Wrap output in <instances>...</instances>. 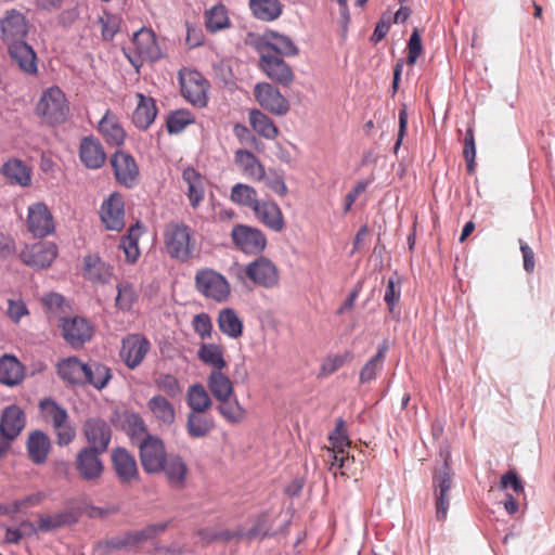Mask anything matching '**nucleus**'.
<instances>
[{"label":"nucleus","mask_w":555,"mask_h":555,"mask_svg":"<svg viewBox=\"0 0 555 555\" xmlns=\"http://www.w3.org/2000/svg\"><path fill=\"white\" fill-rule=\"evenodd\" d=\"M164 244L169 257L180 262H188L196 253L194 231L182 222H170L166 225Z\"/></svg>","instance_id":"obj_1"},{"label":"nucleus","mask_w":555,"mask_h":555,"mask_svg":"<svg viewBox=\"0 0 555 555\" xmlns=\"http://www.w3.org/2000/svg\"><path fill=\"white\" fill-rule=\"evenodd\" d=\"M35 113L44 125L54 127L64 124L69 115V103L62 89L57 86L44 89Z\"/></svg>","instance_id":"obj_2"},{"label":"nucleus","mask_w":555,"mask_h":555,"mask_svg":"<svg viewBox=\"0 0 555 555\" xmlns=\"http://www.w3.org/2000/svg\"><path fill=\"white\" fill-rule=\"evenodd\" d=\"M236 279L244 282L245 279L250 281L254 285L271 289L280 283V272L274 262L264 257L259 256L246 266L235 264L231 268Z\"/></svg>","instance_id":"obj_3"},{"label":"nucleus","mask_w":555,"mask_h":555,"mask_svg":"<svg viewBox=\"0 0 555 555\" xmlns=\"http://www.w3.org/2000/svg\"><path fill=\"white\" fill-rule=\"evenodd\" d=\"M124 53L138 73L145 62H155L162 56L154 31L144 27L134 33L131 44L124 48Z\"/></svg>","instance_id":"obj_4"},{"label":"nucleus","mask_w":555,"mask_h":555,"mask_svg":"<svg viewBox=\"0 0 555 555\" xmlns=\"http://www.w3.org/2000/svg\"><path fill=\"white\" fill-rule=\"evenodd\" d=\"M194 286L205 299L217 304L227 302L231 296V285L227 278L211 268H202L196 271Z\"/></svg>","instance_id":"obj_5"},{"label":"nucleus","mask_w":555,"mask_h":555,"mask_svg":"<svg viewBox=\"0 0 555 555\" xmlns=\"http://www.w3.org/2000/svg\"><path fill=\"white\" fill-rule=\"evenodd\" d=\"M39 408L47 420H50L56 434V442L61 447L68 446L76 437L75 428L68 423L67 411L54 400L46 398Z\"/></svg>","instance_id":"obj_6"},{"label":"nucleus","mask_w":555,"mask_h":555,"mask_svg":"<svg viewBox=\"0 0 555 555\" xmlns=\"http://www.w3.org/2000/svg\"><path fill=\"white\" fill-rule=\"evenodd\" d=\"M140 462L145 473L158 474L164 468L168 455L160 438L146 435L139 443Z\"/></svg>","instance_id":"obj_7"},{"label":"nucleus","mask_w":555,"mask_h":555,"mask_svg":"<svg viewBox=\"0 0 555 555\" xmlns=\"http://www.w3.org/2000/svg\"><path fill=\"white\" fill-rule=\"evenodd\" d=\"M231 237L237 249L246 255H261L267 247V237L264 233L250 225H234L231 231Z\"/></svg>","instance_id":"obj_8"},{"label":"nucleus","mask_w":555,"mask_h":555,"mask_svg":"<svg viewBox=\"0 0 555 555\" xmlns=\"http://www.w3.org/2000/svg\"><path fill=\"white\" fill-rule=\"evenodd\" d=\"M103 453L88 447H83L77 452L74 466L83 481L96 482L102 478L104 464L101 455Z\"/></svg>","instance_id":"obj_9"},{"label":"nucleus","mask_w":555,"mask_h":555,"mask_svg":"<svg viewBox=\"0 0 555 555\" xmlns=\"http://www.w3.org/2000/svg\"><path fill=\"white\" fill-rule=\"evenodd\" d=\"M254 95L259 105L272 115L284 116L289 112L288 100L269 82H258Z\"/></svg>","instance_id":"obj_10"},{"label":"nucleus","mask_w":555,"mask_h":555,"mask_svg":"<svg viewBox=\"0 0 555 555\" xmlns=\"http://www.w3.org/2000/svg\"><path fill=\"white\" fill-rule=\"evenodd\" d=\"M182 95L193 105L207 104L208 82L197 70H183L179 74Z\"/></svg>","instance_id":"obj_11"},{"label":"nucleus","mask_w":555,"mask_h":555,"mask_svg":"<svg viewBox=\"0 0 555 555\" xmlns=\"http://www.w3.org/2000/svg\"><path fill=\"white\" fill-rule=\"evenodd\" d=\"M57 326L64 340L73 348H80L92 338V325L81 317L60 318Z\"/></svg>","instance_id":"obj_12"},{"label":"nucleus","mask_w":555,"mask_h":555,"mask_svg":"<svg viewBox=\"0 0 555 555\" xmlns=\"http://www.w3.org/2000/svg\"><path fill=\"white\" fill-rule=\"evenodd\" d=\"M151 349L150 340L142 334H128L121 340L120 359L130 370L138 367Z\"/></svg>","instance_id":"obj_13"},{"label":"nucleus","mask_w":555,"mask_h":555,"mask_svg":"<svg viewBox=\"0 0 555 555\" xmlns=\"http://www.w3.org/2000/svg\"><path fill=\"white\" fill-rule=\"evenodd\" d=\"M259 67L269 79L283 87H287L294 81L293 69L276 54L262 52L259 57Z\"/></svg>","instance_id":"obj_14"},{"label":"nucleus","mask_w":555,"mask_h":555,"mask_svg":"<svg viewBox=\"0 0 555 555\" xmlns=\"http://www.w3.org/2000/svg\"><path fill=\"white\" fill-rule=\"evenodd\" d=\"M453 475L447 463L438 469L433 477V485L436 498V516L442 520L447 517L450 505V490L452 488Z\"/></svg>","instance_id":"obj_15"},{"label":"nucleus","mask_w":555,"mask_h":555,"mask_svg":"<svg viewBox=\"0 0 555 555\" xmlns=\"http://www.w3.org/2000/svg\"><path fill=\"white\" fill-rule=\"evenodd\" d=\"M28 28L25 15L17 10L7 11L0 20L1 38L7 46L25 41Z\"/></svg>","instance_id":"obj_16"},{"label":"nucleus","mask_w":555,"mask_h":555,"mask_svg":"<svg viewBox=\"0 0 555 555\" xmlns=\"http://www.w3.org/2000/svg\"><path fill=\"white\" fill-rule=\"evenodd\" d=\"M82 433L87 439L88 448L106 452L112 440L109 424L100 417H90L82 425Z\"/></svg>","instance_id":"obj_17"},{"label":"nucleus","mask_w":555,"mask_h":555,"mask_svg":"<svg viewBox=\"0 0 555 555\" xmlns=\"http://www.w3.org/2000/svg\"><path fill=\"white\" fill-rule=\"evenodd\" d=\"M56 256L57 246L51 242H40L31 246H26L20 255L25 264L38 269L50 267Z\"/></svg>","instance_id":"obj_18"},{"label":"nucleus","mask_w":555,"mask_h":555,"mask_svg":"<svg viewBox=\"0 0 555 555\" xmlns=\"http://www.w3.org/2000/svg\"><path fill=\"white\" fill-rule=\"evenodd\" d=\"M27 228L36 237H46L54 231L52 214L44 203L38 202L28 207Z\"/></svg>","instance_id":"obj_19"},{"label":"nucleus","mask_w":555,"mask_h":555,"mask_svg":"<svg viewBox=\"0 0 555 555\" xmlns=\"http://www.w3.org/2000/svg\"><path fill=\"white\" fill-rule=\"evenodd\" d=\"M101 220L107 230L121 231L125 227V204L122 196L113 193L105 199L100 210Z\"/></svg>","instance_id":"obj_20"},{"label":"nucleus","mask_w":555,"mask_h":555,"mask_svg":"<svg viewBox=\"0 0 555 555\" xmlns=\"http://www.w3.org/2000/svg\"><path fill=\"white\" fill-rule=\"evenodd\" d=\"M11 60L17 65L21 72L28 76H35L38 72V59L35 50L26 41L15 42L8 46Z\"/></svg>","instance_id":"obj_21"},{"label":"nucleus","mask_w":555,"mask_h":555,"mask_svg":"<svg viewBox=\"0 0 555 555\" xmlns=\"http://www.w3.org/2000/svg\"><path fill=\"white\" fill-rule=\"evenodd\" d=\"M111 164L114 169L116 180L120 184L127 188L134 184L139 175V169L134 158L130 154L124 151H117L113 154Z\"/></svg>","instance_id":"obj_22"},{"label":"nucleus","mask_w":555,"mask_h":555,"mask_svg":"<svg viewBox=\"0 0 555 555\" xmlns=\"http://www.w3.org/2000/svg\"><path fill=\"white\" fill-rule=\"evenodd\" d=\"M113 468L124 485L139 479V470L134 456L125 448H116L112 452Z\"/></svg>","instance_id":"obj_23"},{"label":"nucleus","mask_w":555,"mask_h":555,"mask_svg":"<svg viewBox=\"0 0 555 555\" xmlns=\"http://www.w3.org/2000/svg\"><path fill=\"white\" fill-rule=\"evenodd\" d=\"M51 448V440L42 430L36 429L28 434L26 451L33 464H44L49 457Z\"/></svg>","instance_id":"obj_24"},{"label":"nucleus","mask_w":555,"mask_h":555,"mask_svg":"<svg viewBox=\"0 0 555 555\" xmlns=\"http://www.w3.org/2000/svg\"><path fill=\"white\" fill-rule=\"evenodd\" d=\"M182 180L186 184L185 195L190 206L197 209L205 198V178L192 166L182 171Z\"/></svg>","instance_id":"obj_25"},{"label":"nucleus","mask_w":555,"mask_h":555,"mask_svg":"<svg viewBox=\"0 0 555 555\" xmlns=\"http://www.w3.org/2000/svg\"><path fill=\"white\" fill-rule=\"evenodd\" d=\"M253 211L257 219L273 232H281L285 228L282 210L275 202H259Z\"/></svg>","instance_id":"obj_26"},{"label":"nucleus","mask_w":555,"mask_h":555,"mask_svg":"<svg viewBox=\"0 0 555 555\" xmlns=\"http://www.w3.org/2000/svg\"><path fill=\"white\" fill-rule=\"evenodd\" d=\"M79 157L82 164L90 169L101 168L106 159V154L101 142L90 137H85L80 142Z\"/></svg>","instance_id":"obj_27"},{"label":"nucleus","mask_w":555,"mask_h":555,"mask_svg":"<svg viewBox=\"0 0 555 555\" xmlns=\"http://www.w3.org/2000/svg\"><path fill=\"white\" fill-rule=\"evenodd\" d=\"M26 426V414L16 404L5 406L0 415V427L13 441L22 434Z\"/></svg>","instance_id":"obj_28"},{"label":"nucleus","mask_w":555,"mask_h":555,"mask_svg":"<svg viewBox=\"0 0 555 555\" xmlns=\"http://www.w3.org/2000/svg\"><path fill=\"white\" fill-rule=\"evenodd\" d=\"M138 103L132 114V122L141 130H146L154 122L157 116V107L155 100L145 96L143 93L135 94Z\"/></svg>","instance_id":"obj_29"},{"label":"nucleus","mask_w":555,"mask_h":555,"mask_svg":"<svg viewBox=\"0 0 555 555\" xmlns=\"http://www.w3.org/2000/svg\"><path fill=\"white\" fill-rule=\"evenodd\" d=\"M112 275L113 267L104 262L99 255H87L83 258V276L87 280L93 283L106 284Z\"/></svg>","instance_id":"obj_30"},{"label":"nucleus","mask_w":555,"mask_h":555,"mask_svg":"<svg viewBox=\"0 0 555 555\" xmlns=\"http://www.w3.org/2000/svg\"><path fill=\"white\" fill-rule=\"evenodd\" d=\"M168 521L151 524L141 530L128 532L122 539L114 542V546L117 548L132 547L143 541L152 540L165 532L168 528Z\"/></svg>","instance_id":"obj_31"},{"label":"nucleus","mask_w":555,"mask_h":555,"mask_svg":"<svg viewBox=\"0 0 555 555\" xmlns=\"http://www.w3.org/2000/svg\"><path fill=\"white\" fill-rule=\"evenodd\" d=\"M147 408L160 428L169 429L176 422L173 405L160 395L152 397L147 401Z\"/></svg>","instance_id":"obj_32"},{"label":"nucleus","mask_w":555,"mask_h":555,"mask_svg":"<svg viewBox=\"0 0 555 555\" xmlns=\"http://www.w3.org/2000/svg\"><path fill=\"white\" fill-rule=\"evenodd\" d=\"M234 162L241 171L254 181H261L266 177L264 166L248 150H237L234 154Z\"/></svg>","instance_id":"obj_33"},{"label":"nucleus","mask_w":555,"mask_h":555,"mask_svg":"<svg viewBox=\"0 0 555 555\" xmlns=\"http://www.w3.org/2000/svg\"><path fill=\"white\" fill-rule=\"evenodd\" d=\"M0 171L10 184L26 188L31 183V171L29 167L18 158H11L5 162Z\"/></svg>","instance_id":"obj_34"},{"label":"nucleus","mask_w":555,"mask_h":555,"mask_svg":"<svg viewBox=\"0 0 555 555\" xmlns=\"http://www.w3.org/2000/svg\"><path fill=\"white\" fill-rule=\"evenodd\" d=\"M205 413L206 412L188 413L185 429L190 438H205L215 429L216 423L214 417Z\"/></svg>","instance_id":"obj_35"},{"label":"nucleus","mask_w":555,"mask_h":555,"mask_svg":"<svg viewBox=\"0 0 555 555\" xmlns=\"http://www.w3.org/2000/svg\"><path fill=\"white\" fill-rule=\"evenodd\" d=\"M387 351L388 344L387 341H383L378 346L377 352L372 358H370L360 370V384H370L377 378V376L382 373L384 369V362L386 359Z\"/></svg>","instance_id":"obj_36"},{"label":"nucleus","mask_w":555,"mask_h":555,"mask_svg":"<svg viewBox=\"0 0 555 555\" xmlns=\"http://www.w3.org/2000/svg\"><path fill=\"white\" fill-rule=\"evenodd\" d=\"M169 485L173 488L181 489L184 487L186 475L189 472L184 460L178 454L168 455L164 463L163 470Z\"/></svg>","instance_id":"obj_37"},{"label":"nucleus","mask_w":555,"mask_h":555,"mask_svg":"<svg viewBox=\"0 0 555 555\" xmlns=\"http://www.w3.org/2000/svg\"><path fill=\"white\" fill-rule=\"evenodd\" d=\"M98 130L106 142L112 145H120L125 141L126 132L117 117L113 115L111 111H106L105 115L99 121Z\"/></svg>","instance_id":"obj_38"},{"label":"nucleus","mask_w":555,"mask_h":555,"mask_svg":"<svg viewBox=\"0 0 555 555\" xmlns=\"http://www.w3.org/2000/svg\"><path fill=\"white\" fill-rule=\"evenodd\" d=\"M207 386L217 401L230 399L234 395L233 383L222 371L211 370L207 378Z\"/></svg>","instance_id":"obj_39"},{"label":"nucleus","mask_w":555,"mask_h":555,"mask_svg":"<svg viewBox=\"0 0 555 555\" xmlns=\"http://www.w3.org/2000/svg\"><path fill=\"white\" fill-rule=\"evenodd\" d=\"M87 363L81 362L76 357H70L61 361L57 365L60 377L73 385H83L86 378Z\"/></svg>","instance_id":"obj_40"},{"label":"nucleus","mask_w":555,"mask_h":555,"mask_svg":"<svg viewBox=\"0 0 555 555\" xmlns=\"http://www.w3.org/2000/svg\"><path fill=\"white\" fill-rule=\"evenodd\" d=\"M217 322L218 327L223 335L232 339H236L242 336L243 321L233 308L221 309L218 313Z\"/></svg>","instance_id":"obj_41"},{"label":"nucleus","mask_w":555,"mask_h":555,"mask_svg":"<svg viewBox=\"0 0 555 555\" xmlns=\"http://www.w3.org/2000/svg\"><path fill=\"white\" fill-rule=\"evenodd\" d=\"M249 125L255 132L267 140H274L279 135V129L273 120L262 111L253 108L248 112Z\"/></svg>","instance_id":"obj_42"},{"label":"nucleus","mask_w":555,"mask_h":555,"mask_svg":"<svg viewBox=\"0 0 555 555\" xmlns=\"http://www.w3.org/2000/svg\"><path fill=\"white\" fill-rule=\"evenodd\" d=\"M23 376V367L15 357L3 354L0 358V384L15 386Z\"/></svg>","instance_id":"obj_43"},{"label":"nucleus","mask_w":555,"mask_h":555,"mask_svg":"<svg viewBox=\"0 0 555 555\" xmlns=\"http://www.w3.org/2000/svg\"><path fill=\"white\" fill-rule=\"evenodd\" d=\"M113 374L109 367L106 365L91 361L86 366V378L83 385L88 384L93 386L95 389L101 390L105 388L108 382L112 379Z\"/></svg>","instance_id":"obj_44"},{"label":"nucleus","mask_w":555,"mask_h":555,"mask_svg":"<svg viewBox=\"0 0 555 555\" xmlns=\"http://www.w3.org/2000/svg\"><path fill=\"white\" fill-rule=\"evenodd\" d=\"M248 4L254 16L264 22L276 20L283 11L279 0H249Z\"/></svg>","instance_id":"obj_45"},{"label":"nucleus","mask_w":555,"mask_h":555,"mask_svg":"<svg viewBox=\"0 0 555 555\" xmlns=\"http://www.w3.org/2000/svg\"><path fill=\"white\" fill-rule=\"evenodd\" d=\"M186 404L190 412H207L212 405V400L202 384H193L188 389Z\"/></svg>","instance_id":"obj_46"},{"label":"nucleus","mask_w":555,"mask_h":555,"mask_svg":"<svg viewBox=\"0 0 555 555\" xmlns=\"http://www.w3.org/2000/svg\"><path fill=\"white\" fill-rule=\"evenodd\" d=\"M198 359L211 370L222 371L227 367L223 349L217 344H202L197 351Z\"/></svg>","instance_id":"obj_47"},{"label":"nucleus","mask_w":555,"mask_h":555,"mask_svg":"<svg viewBox=\"0 0 555 555\" xmlns=\"http://www.w3.org/2000/svg\"><path fill=\"white\" fill-rule=\"evenodd\" d=\"M121 427L132 441H140L146 436L147 427L142 416L133 411H126L122 416Z\"/></svg>","instance_id":"obj_48"},{"label":"nucleus","mask_w":555,"mask_h":555,"mask_svg":"<svg viewBox=\"0 0 555 555\" xmlns=\"http://www.w3.org/2000/svg\"><path fill=\"white\" fill-rule=\"evenodd\" d=\"M217 406L220 415L230 424H240L246 417V410L241 405L236 397L218 401Z\"/></svg>","instance_id":"obj_49"},{"label":"nucleus","mask_w":555,"mask_h":555,"mask_svg":"<svg viewBox=\"0 0 555 555\" xmlns=\"http://www.w3.org/2000/svg\"><path fill=\"white\" fill-rule=\"evenodd\" d=\"M230 199L238 205L248 207L251 210L260 202L257 191L245 183H236L231 189Z\"/></svg>","instance_id":"obj_50"},{"label":"nucleus","mask_w":555,"mask_h":555,"mask_svg":"<svg viewBox=\"0 0 555 555\" xmlns=\"http://www.w3.org/2000/svg\"><path fill=\"white\" fill-rule=\"evenodd\" d=\"M117 296L115 298V306L122 312L132 310L133 305L138 301L139 294L133 284L124 281L116 285Z\"/></svg>","instance_id":"obj_51"},{"label":"nucleus","mask_w":555,"mask_h":555,"mask_svg":"<svg viewBox=\"0 0 555 555\" xmlns=\"http://www.w3.org/2000/svg\"><path fill=\"white\" fill-rule=\"evenodd\" d=\"M139 236H140V228L139 224L131 225L128 230V234L122 236L119 243V247L124 250L126 255V260L129 263L137 262L140 256L139 249Z\"/></svg>","instance_id":"obj_52"},{"label":"nucleus","mask_w":555,"mask_h":555,"mask_svg":"<svg viewBox=\"0 0 555 555\" xmlns=\"http://www.w3.org/2000/svg\"><path fill=\"white\" fill-rule=\"evenodd\" d=\"M267 48L272 50L273 54H282L284 56H296L299 53V49L294 41L286 35L272 33Z\"/></svg>","instance_id":"obj_53"},{"label":"nucleus","mask_w":555,"mask_h":555,"mask_svg":"<svg viewBox=\"0 0 555 555\" xmlns=\"http://www.w3.org/2000/svg\"><path fill=\"white\" fill-rule=\"evenodd\" d=\"M41 301L49 319L57 318L60 320V318H64L63 314L69 309L65 297L59 293L51 292L44 295Z\"/></svg>","instance_id":"obj_54"},{"label":"nucleus","mask_w":555,"mask_h":555,"mask_svg":"<svg viewBox=\"0 0 555 555\" xmlns=\"http://www.w3.org/2000/svg\"><path fill=\"white\" fill-rule=\"evenodd\" d=\"M229 17L223 4L214 5L205 13V25L208 30L216 33L229 27Z\"/></svg>","instance_id":"obj_55"},{"label":"nucleus","mask_w":555,"mask_h":555,"mask_svg":"<svg viewBox=\"0 0 555 555\" xmlns=\"http://www.w3.org/2000/svg\"><path fill=\"white\" fill-rule=\"evenodd\" d=\"M401 286L402 279L397 272H395L393 275H391L387 281L384 295V300L390 313H395V309L400 301Z\"/></svg>","instance_id":"obj_56"},{"label":"nucleus","mask_w":555,"mask_h":555,"mask_svg":"<svg viewBox=\"0 0 555 555\" xmlns=\"http://www.w3.org/2000/svg\"><path fill=\"white\" fill-rule=\"evenodd\" d=\"M193 122L194 118L190 111L177 109L168 114L166 127L170 134H176Z\"/></svg>","instance_id":"obj_57"},{"label":"nucleus","mask_w":555,"mask_h":555,"mask_svg":"<svg viewBox=\"0 0 555 555\" xmlns=\"http://www.w3.org/2000/svg\"><path fill=\"white\" fill-rule=\"evenodd\" d=\"M328 439L332 443V449L338 450L344 453L345 449L350 448V440L345 429V422L343 418L337 420L335 429L330 434Z\"/></svg>","instance_id":"obj_58"},{"label":"nucleus","mask_w":555,"mask_h":555,"mask_svg":"<svg viewBox=\"0 0 555 555\" xmlns=\"http://www.w3.org/2000/svg\"><path fill=\"white\" fill-rule=\"evenodd\" d=\"M353 359V354L350 351H346L343 354H335L333 357H327L322 365L321 373L325 376L335 373L339 370L345 363L351 361Z\"/></svg>","instance_id":"obj_59"},{"label":"nucleus","mask_w":555,"mask_h":555,"mask_svg":"<svg viewBox=\"0 0 555 555\" xmlns=\"http://www.w3.org/2000/svg\"><path fill=\"white\" fill-rule=\"evenodd\" d=\"M463 155L466 160L468 172H473L475 169L476 145L474 129L472 127H468L465 133Z\"/></svg>","instance_id":"obj_60"},{"label":"nucleus","mask_w":555,"mask_h":555,"mask_svg":"<svg viewBox=\"0 0 555 555\" xmlns=\"http://www.w3.org/2000/svg\"><path fill=\"white\" fill-rule=\"evenodd\" d=\"M69 522L67 513H57L55 515H43L39 518L38 528L41 531H50L60 528Z\"/></svg>","instance_id":"obj_61"},{"label":"nucleus","mask_w":555,"mask_h":555,"mask_svg":"<svg viewBox=\"0 0 555 555\" xmlns=\"http://www.w3.org/2000/svg\"><path fill=\"white\" fill-rule=\"evenodd\" d=\"M155 385L159 390L172 398L177 397L181 392L178 379L171 374H160L155 379Z\"/></svg>","instance_id":"obj_62"},{"label":"nucleus","mask_w":555,"mask_h":555,"mask_svg":"<svg viewBox=\"0 0 555 555\" xmlns=\"http://www.w3.org/2000/svg\"><path fill=\"white\" fill-rule=\"evenodd\" d=\"M423 52L422 39L418 29H414L408 42L406 63L414 65Z\"/></svg>","instance_id":"obj_63"},{"label":"nucleus","mask_w":555,"mask_h":555,"mask_svg":"<svg viewBox=\"0 0 555 555\" xmlns=\"http://www.w3.org/2000/svg\"><path fill=\"white\" fill-rule=\"evenodd\" d=\"M508 488H512L513 491L517 494H521L525 492V486L522 481L520 480L517 473L513 469L503 474L500 480L501 490H506Z\"/></svg>","instance_id":"obj_64"}]
</instances>
